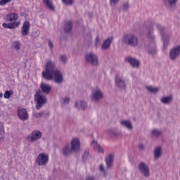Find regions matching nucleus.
Returning a JSON list of instances; mask_svg holds the SVG:
<instances>
[{"label": "nucleus", "instance_id": "f257e3e1", "mask_svg": "<svg viewBox=\"0 0 180 180\" xmlns=\"http://www.w3.org/2000/svg\"><path fill=\"white\" fill-rule=\"evenodd\" d=\"M155 30L160 32L164 49H167L172 36L171 33L167 32V30L161 24L156 23L155 22H150L147 32V37L150 41L146 44V49L148 54L151 56V57H155L158 53L157 44H155V36L154 35V34H157V31Z\"/></svg>", "mask_w": 180, "mask_h": 180}, {"label": "nucleus", "instance_id": "f03ea898", "mask_svg": "<svg viewBox=\"0 0 180 180\" xmlns=\"http://www.w3.org/2000/svg\"><path fill=\"white\" fill-rule=\"evenodd\" d=\"M122 43L125 44V46L136 48L139 46V37L131 32H128L123 35Z\"/></svg>", "mask_w": 180, "mask_h": 180}, {"label": "nucleus", "instance_id": "7ed1b4c3", "mask_svg": "<svg viewBox=\"0 0 180 180\" xmlns=\"http://www.w3.org/2000/svg\"><path fill=\"white\" fill-rule=\"evenodd\" d=\"M46 79H53L56 84H58L60 85L64 82V76L60 70L55 69L54 71L50 74L46 72Z\"/></svg>", "mask_w": 180, "mask_h": 180}, {"label": "nucleus", "instance_id": "20e7f679", "mask_svg": "<svg viewBox=\"0 0 180 180\" xmlns=\"http://www.w3.org/2000/svg\"><path fill=\"white\" fill-rule=\"evenodd\" d=\"M103 98V91H102L101 88L96 86L92 89L91 99L93 102L95 103H99V102H101Z\"/></svg>", "mask_w": 180, "mask_h": 180}, {"label": "nucleus", "instance_id": "39448f33", "mask_svg": "<svg viewBox=\"0 0 180 180\" xmlns=\"http://www.w3.org/2000/svg\"><path fill=\"white\" fill-rule=\"evenodd\" d=\"M34 102L36 103V109L40 110V108L43 107V105L46 103V98L43 96V91L41 90L36 92L34 96Z\"/></svg>", "mask_w": 180, "mask_h": 180}, {"label": "nucleus", "instance_id": "423d86ee", "mask_svg": "<svg viewBox=\"0 0 180 180\" xmlns=\"http://www.w3.org/2000/svg\"><path fill=\"white\" fill-rule=\"evenodd\" d=\"M85 60L92 65V67H98L99 65V59L98 56L93 52L87 53L85 56Z\"/></svg>", "mask_w": 180, "mask_h": 180}, {"label": "nucleus", "instance_id": "0eeeda50", "mask_svg": "<svg viewBox=\"0 0 180 180\" xmlns=\"http://www.w3.org/2000/svg\"><path fill=\"white\" fill-rule=\"evenodd\" d=\"M115 86L119 89L124 90L127 87V84H126V79H124L122 76H119L117 75L115 77Z\"/></svg>", "mask_w": 180, "mask_h": 180}, {"label": "nucleus", "instance_id": "6e6552de", "mask_svg": "<svg viewBox=\"0 0 180 180\" xmlns=\"http://www.w3.org/2000/svg\"><path fill=\"white\" fill-rule=\"evenodd\" d=\"M138 168L139 172H141V174L146 178H148V176H150V167H148V165H146L144 162H141L138 165Z\"/></svg>", "mask_w": 180, "mask_h": 180}, {"label": "nucleus", "instance_id": "1a4fd4ad", "mask_svg": "<svg viewBox=\"0 0 180 180\" xmlns=\"http://www.w3.org/2000/svg\"><path fill=\"white\" fill-rule=\"evenodd\" d=\"M41 139V132L39 130H35L32 132L28 136L27 140L30 141V143H34V141H37V140H40Z\"/></svg>", "mask_w": 180, "mask_h": 180}, {"label": "nucleus", "instance_id": "9d476101", "mask_svg": "<svg viewBox=\"0 0 180 180\" xmlns=\"http://www.w3.org/2000/svg\"><path fill=\"white\" fill-rule=\"evenodd\" d=\"M180 55V46L174 47L170 50L169 57L172 61H175Z\"/></svg>", "mask_w": 180, "mask_h": 180}, {"label": "nucleus", "instance_id": "9b49d317", "mask_svg": "<svg viewBox=\"0 0 180 180\" xmlns=\"http://www.w3.org/2000/svg\"><path fill=\"white\" fill-rule=\"evenodd\" d=\"M126 63H129L133 68H139L140 67V61H139L135 57L128 56L124 58Z\"/></svg>", "mask_w": 180, "mask_h": 180}, {"label": "nucleus", "instance_id": "f8f14e48", "mask_svg": "<svg viewBox=\"0 0 180 180\" xmlns=\"http://www.w3.org/2000/svg\"><path fill=\"white\" fill-rule=\"evenodd\" d=\"M163 3L169 11H174L176 8L178 0H163Z\"/></svg>", "mask_w": 180, "mask_h": 180}, {"label": "nucleus", "instance_id": "ddd939ff", "mask_svg": "<svg viewBox=\"0 0 180 180\" xmlns=\"http://www.w3.org/2000/svg\"><path fill=\"white\" fill-rule=\"evenodd\" d=\"M71 148L75 151V153H79V148L81 147V142H79V139L75 138L71 141Z\"/></svg>", "mask_w": 180, "mask_h": 180}, {"label": "nucleus", "instance_id": "4468645a", "mask_svg": "<svg viewBox=\"0 0 180 180\" xmlns=\"http://www.w3.org/2000/svg\"><path fill=\"white\" fill-rule=\"evenodd\" d=\"M54 68H56V63L49 59L46 64V77H47V73L51 74L54 71Z\"/></svg>", "mask_w": 180, "mask_h": 180}, {"label": "nucleus", "instance_id": "2eb2a0df", "mask_svg": "<svg viewBox=\"0 0 180 180\" xmlns=\"http://www.w3.org/2000/svg\"><path fill=\"white\" fill-rule=\"evenodd\" d=\"M18 116L20 120L25 121L29 119V114L27 110L25 108H18Z\"/></svg>", "mask_w": 180, "mask_h": 180}, {"label": "nucleus", "instance_id": "dca6fc26", "mask_svg": "<svg viewBox=\"0 0 180 180\" xmlns=\"http://www.w3.org/2000/svg\"><path fill=\"white\" fill-rule=\"evenodd\" d=\"M30 32V22L29 21H25L21 27V34L22 36H27Z\"/></svg>", "mask_w": 180, "mask_h": 180}, {"label": "nucleus", "instance_id": "f3484780", "mask_svg": "<svg viewBox=\"0 0 180 180\" xmlns=\"http://www.w3.org/2000/svg\"><path fill=\"white\" fill-rule=\"evenodd\" d=\"M112 41H113V37L112 36L105 39L101 45L102 50H109L110 49Z\"/></svg>", "mask_w": 180, "mask_h": 180}, {"label": "nucleus", "instance_id": "a211bd4d", "mask_svg": "<svg viewBox=\"0 0 180 180\" xmlns=\"http://www.w3.org/2000/svg\"><path fill=\"white\" fill-rule=\"evenodd\" d=\"M35 162L37 165H46V153H40L35 159Z\"/></svg>", "mask_w": 180, "mask_h": 180}, {"label": "nucleus", "instance_id": "6ab92c4d", "mask_svg": "<svg viewBox=\"0 0 180 180\" xmlns=\"http://www.w3.org/2000/svg\"><path fill=\"white\" fill-rule=\"evenodd\" d=\"M72 151L74 150L71 148V145L68 143L62 148L61 153L65 157H70L72 154Z\"/></svg>", "mask_w": 180, "mask_h": 180}, {"label": "nucleus", "instance_id": "aec40b11", "mask_svg": "<svg viewBox=\"0 0 180 180\" xmlns=\"http://www.w3.org/2000/svg\"><path fill=\"white\" fill-rule=\"evenodd\" d=\"M115 158V156L113 154H109L105 158V163H106V169H112V167H113V160Z\"/></svg>", "mask_w": 180, "mask_h": 180}, {"label": "nucleus", "instance_id": "412c9836", "mask_svg": "<svg viewBox=\"0 0 180 180\" xmlns=\"http://www.w3.org/2000/svg\"><path fill=\"white\" fill-rule=\"evenodd\" d=\"M106 133L109 136H114V137H120L122 136V131L116 128H110L107 130Z\"/></svg>", "mask_w": 180, "mask_h": 180}, {"label": "nucleus", "instance_id": "4be33fe9", "mask_svg": "<svg viewBox=\"0 0 180 180\" xmlns=\"http://www.w3.org/2000/svg\"><path fill=\"white\" fill-rule=\"evenodd\" d=\"M155 160H158L161 158L162 155V148L161 146H158L154 149L153 151Z\"/></svg>", "mask_w": 180, "mask_h": 180}, {"label": "nucleus", "instance_id": "5701e85b", "mask_svg": "<svg viewBox=\"0 0 180 180\" xmlns=\"http://www.w3.org/2000/svg\"><path fill=\"white\" fill-rule=\"evenodd\" d=\"M120 124L123 126V127H126L128 130H133V124H131L130 120H121Z\"/></svg>", "mask_w": 180, "mask_h": 180}, {"label": "nucleus", "instance_id": "b1692460", "mask_svg": "<svg viewBox=\"0 0 180 180\" xmlns=\"http://www.w3.org/2000/svg\"><path fill=\"white\" fill-rule=\"evenodd\" d=\"M174 97L172 95L163 96L161 98V103H163V105H169V103H172Z\"/></svg>", "mask_w": 180, "mask_h": 180}, {"label": "nucleus", "instance_id": "393cba45", "mask_svg": "<svg viewBox=\"0 0 180 180\" xmlns=\"http://www.w3.org/2000/svg\"><path fill=\"white\" fill-rule=\"evenodd\" d=\"M20 23L19 22H14L12 23H5L4 22L2 24L3 27H4V29H15V27H18V26H19Z\"/></svg>", "mask_w": 180, "mask_h": 180}, {"label": "nucleus", "instance_id": "a878e982", "mask_svg": "<svg viewBox=\"0 0 180 180\" xmlns=\"http://www.w3.org/2000/svg\"><path fill=\"white\" fill-rule=\"evenodd\" d=\"M75 106L77 109H82L83 110L88 109V105L84 101H76Z\"/></svg>", "mask_w": 180, "mask_h": 180}, {"label": "nucleus", "instance_id": "bb28decb", "mask_svg": "<svg viewBox=\"0 0 180 180\" xmlns=\"http://www.w3.org/2000/svg\"><path fill=\"white\" fill-rule=\"evenodd\" d=\"M7 22H16L18 20V14L12 13L6 15Z\"/></svg>", "mask_w": 180, "mask_h": 180}, {"label": "nucleus", "instance_id": "cd10ccee", "mask_svg": "<svg viewBox=\"0 0 180 180\" xmlns=\"http://www.w3.org/2000/svg\"><path fill=\"white\" fill-rule=\"evenodd\" d=\"M46 6L51 11V12H54L56 11V6H54L53 0H46Z\"/></svg>", "mask_w": 180, "mask_h": 180}, {"label": "nucleus", "instance_id": "c85d7f7f", "mask_svg": "<svg viewBox=\"0 0 180 180\" xmlns=\"http://www.w3.org/2000/svg\"><path fill=\"white\" fill-rule=\"evenodd\" d=\"M146 89L150 94H158L160 92V87H154L153 86H146Z\"/></svg>", "mask_w": 180, "mask_h": 180}, {"label": "nucleus", "instance_id": "c756f323", "mask_svg": "<svg viewBox=\"0 0 180 180\" xmlns=\"http://www.w3.org/2000/svg\"><path fill=\"white\" fill-rule=\"evenodd\" d=\"M72 30V22L68 21L65 24L64 31L65 33H70Z\"/></svg>", "mask_w": 180, "mask_h": 180}, {"label": "nucleus", "instance_id": "7c9ffc66", "mask_svg": "<svg viewBox=\"0 0 180 180\" xmlns=\"http://www.w3.org/2000/svg\"><path fill=\"white\" fill-rule=\"evenodd\" d=\"M120 8L124 12H127L130 8V3H129V1H125L122 4Z\"/></svg>", "mask_w": 180, "mask_h": 180}, {"label": "nucleus", "instance_id": "2f4dec72", "mask_svg": "<svg viewBox=\"0 0 180 180\" xmlns=\"http://www.w3.org/2000/svg\"><path fill=\"white\" fill-rule=\"evenodd\" d=\"M162 131L158 129H153L151 131V136L153 137H160L162 134Z\"/></svg>", "mask_w": 180, "mask_h": 180}, {"label": "nucleus", "instance_id": "473e14b6", "mask_svg": "<svg viewBox=\"0 0 180 180\" xmlns=\"http://www.w3.org/2000/svg\"><path fill=\"white\" fill-rule=\"evenodd\" d=\"M22 46V44H20V41H15L12 44V47L15 49V50H20V47Z\"/></svg>", "mask_w": 180, "mask_h": 180}, {"label": "nucleus", "instance_id": "72a5a7b5", "mask_svg": "<svg viewBox=\"0 0 180 180\" xmlns=\"http://www.w3.org/2000/svg\"><path fill=\"white\" fill-rule=\"evenodd\" d=\"M59 58H60V61L63 64H67V63H68V57L67 56V55H60L59 56Z\"/></svg>", "mask_w": 180, "mask_h": 180}, {"label": "nucleus", "instance_id": "f704fd0d", "mask_svg": "<svg viewBox=\"0 0 180 180\" xmlns=\"http://www.w3.org/2000/svg\"><path fill=\"white\" fill-rule=\"evenodd\" d=\"M48 46L50 49V51L51 54H53V50H54V44L53 43V41H51V39L48 40Z\"/></svg>", "mask_w": 180, "mask_h": 180}, {"label": "nucleus", "instance_id": "c9c22d12", "mask_svg": "<svg viewBox=\"0 0 180 180\" xmlns=\"http://www.w3.org/2000/svg\"><path fill=\"white\" fill-rule=\"evenodd\" d=\"M13 95V91H6L4 93V98L5 99H9V98H11V96Z\"/></svg>", "mask_w": 180, "mask_h": 180}, {"label": "nucleus", "instance_id": "e433bc0d", "mask_svg": "<svg viewBox=\"0 0 180 180\" xmlns=\"http://www.w3.org/2000/svg\"><path fill=\"white\" fill-rule=\"evenodd\" d=\"M89 156V149H86L84 150V153L83 155H82L83 161H86Z\"/></svg>", "mask_w": 180, "mask_h": 180}, {"label": "nucleus", "instance_id": "4c0bfd02", "mask_svg": "<svg viewBox=\"0 0 180 180\" xmlns=\"http://www.w3.org/2000/svg\"><path fill=\"white\" fill-rule=\"evenodd\" d=\"M5 134V129H4V123L0 122V136ZM2 138L0 137V143L2 141Z\"/></svg>", "mask_w": 180, "mask_h": 180}, {"label": "nucleus", "instance_id": "58836bf2", "mask_svg": "<svg viewBox=\"0 0 180 180\" xmlns=\"http://www.w3.org/2000/svg\"><path fill=\"white\" fill-rule=\"evenodd\" d=\"M71 98L70 97H65L61 100L62 105H68Z\"/></svg>", "mask_w": 180, "mask_h": 180}, {"label": "nucleus", "instance_id": "ea45409f", "mask_svg": "<svg viewBox=\"0 0 180 180\" xmlns=\"http://www.w3.org/2000/svg\"><path fill=\"white\" fill-rule=\"evenodd\" d=\"M94 46L95 47H99L101 46V38L98 35L96 37Z\"/></svg>", "mask_w": 180, "mask_h": 180}, {"label": "nucleus", "instance_id": "a19ab883", "mask_svg": "<svg viewBox=\"0 0 180 180\" xmlns=\"http://www.w3.org/2000/svg\"><path fill=\"white\" fill-rule=\"evenodd\" d=\"M65 5H68V6H71L74 4V0H62Z\"/></svg>", "mask_w": 180, "mask_h": 180}, {"label": "nucleus", "instance_id": "79ce46f5", "mask_svg": "<svg viewBox=\"0 0 180 180\" xmlns=\"http://www.w3.org/2000/svg\"><path fill=\"white\" fill-rule=\"evenodd\" d=\"M120 2V0H110V6H116Z\"/></svg>", "mask_w": 180, "mask_h": 180}, {"label": "nucleus", "instance_id": "37998d69", "mask_svg": "<svg viewBox=\"0 0 180 180\" xmlns=\"http://www.w3.org/2000/svg\"><path fill=\"white\" fill-rule=\"evenodd\" d=\"M100 171L103 173V176H106L108 175V173L106 172V170L105 169V167L103 165H100Z\"/></svg>", "mask_w": 180, "mask_h": 180}, {"label": "nucleus", "instance_id": "c03bdc74", "mask_svg": "<svg viewBox=\"0 0 180 180\" xmlns=\"http://www.w3.org/2000/svg\"><path fill=\"white\" fill-rule=\"evenodd\" d=\"M9 2H12V0H0V6H4L6 4H9Z\"/></svg>", "mask_w": 180, "mask_h": 180}, {"label": "nucleus", "instance_id": "a18cd8bd", "mask_svg": "<svg viewBox=\"0 0 180 180\" xmlns=\"http://www.w3.org/2000/svg\"><path fill=\"white\" fill-rule=\"evenodd\" d=\"M91 146H93L94 150H96V148L99 146V143H98V141L93 140L91 141Z\"/></svg>", "mask_w": 180, "mask_h": 180}, {"label": "nucleus", "instance_id": "49530a36", "mask_svg": "<svg viewBox=\"0 0 180 180\" xmlns=\"http://www.w3.org/2000/svg\"><path fill=\"white\" fill-rule=\"evenodd\" d=\"M44 115V112H40L39 113L38 112H34V117H37V118L42 117Z\"/></svg>", "mask_w": 180, "mask_h": 180}, {"label": "nucleus", "instance_id": "de8ad7c7", "mask_svg": "<svg viewBox=\"0 0 180 180\" xmlns=\"http://www.w3.org/2000/svg\"><path fill=\"white\" fill-rule=\"evenodd\" d=\"M50 92H51V86L50 85H46V94H50Z\"/></svg>", "mask_w": 180, "mask_h": 180}, {"label": "nucleus", "instance_id": "09e8293b", "mask_svg": "<svg viewBox=\"0 0 180 180\" xmlns=\"http://www.w3.org/2000/svg\"><path fill=\"white\" fill-rule=\"evenodd\" d=\"M40 86H41L42 92H46V84L41 83Z\"/></svg>", "mask_w": 180, "mask_h": 180}, {"label": "nucleus", "instance_id": "8fccbe9b", "mask_svg": "<svg viewBox=\"0 0 180 180\" xmlns=\"http://www.w3.org/2000/svg\"><path fill=\"white\" fill-rule=\"evenodd\" d=\"M96 150H98V153H103V148L101 147V145H98V146H97Z\"/></svg>", "mask_w": 180, "mask_h": 180}, {"label": "nucleus", "instance_id": "3c124183", "mask_svg": "<svg viewBox=\"0 0 180 180\" xmlns=\"http://www.w3.org/2000/svg\"><path fill=\"white\" fill-rule=\"evenodd\" d=\"M139 150L141 151H144L146 150V146H144L142 143L139 145Z\"/></svg>", "mask_w": 180, "mask_h": 180}, {"label": "nucleus", "instance_id": "603ef678", "mask_svg": "<svg viewBox=\"0 0 180 180\" xmlns=\"http://www.w3.org/2000/svg\"><path fill=\"white\" fill-rule=\"evenodd\" d=\"M20 16H23L24 18H27V14H26V13H21Z\"/></svg>", "mask_w": 180, "mask_h": 180}, {"label": "nucleus", "instance_id": "864d4df0", "mask_svg": "<svg viewBox=\"0 0 180 180\" xmlns=\"http://www.w3.org/2000/svg\"><path fill=\"white\" fill-rule=\"evenodd\" d=\"M42 77H43V78L46 79V70H44V71L42 72Z\"/></svg>", "mask_w": 180, "mask_h": 180}, {"label": "nucleus", "instance_id": "5fc2aeb1", "mask_svg": "<svg viewBox=\"0 0 180 180\" xmlns=\"http://www.w3.org/2000/svg\"><path fill=\"white\" fill-rule=\"evenodd\" d=\"M49 162V155H46V162Z\"/></svg>", "mask_w": 180, "mask_h": 180}, {"label": "nucleus", "instance_id": "6e6d98bb", "mask_svg": "<svg viewBox=\"0 0 180 180\" xmlns=\"http://www.w3.org/2000/svg\"><path fill=\"white\" fill-rule=\"evenodd\" d=\"M2 96H4V94L0 93V98H2Z\"/></svg>", "mask_w": 180, "mask_h": 180}, {"label": "nucleus", "instance_id": "4d7b16f0", "mask_svg": "<svg viewBox=\"0 0 180 180\" xmlns=\"http://www.w3.org/2000/svg\"><path fill=\"white\" fill-rule=\"evenodd\" d=\"M44 4H46V0H43Z\"/></svg>", "mask_w": 180, "mask_h": 180}, {"label": "nucleus", "instance_id": "13d9d810", "mask_svg": "<svg viewBox=\"0 0 180 180\" xmlns=\"http://www.w3.org/2000/svg\"><path fill=\"white\" fill-rule=\"evenodd\" d=\"M44 67L46 68V65H44Z\"/></svg>", "mask_w": 180, "mask_h": 180}]
</instances>
